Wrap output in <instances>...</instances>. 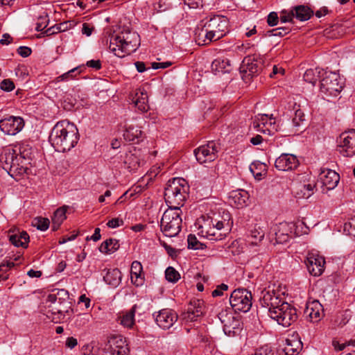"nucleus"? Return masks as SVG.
I'll return each mask as SVG.
<instances>
[{
    "mask_svg": "<svg viewBox=\"0 0 355 355\" xmlns=\"http://www.w3.org/2000/svg\"><path fill=\"white\" fill-rule=\"evenodd\" d=\"M189 186L183 178H173L168 181L164 191V199L168 206L161 219V230L166 236H177L181 230L182 219L180 207L188 196Z\"/></svg>",
    "mask_w": 355,
    "mask_h": 355,
    "instance_id": "obj_1",
    "label": "nucleus"
},
{
    "mask_svg": "<svg viewBox=\"0 0 355 355\" xmlns=\"http://www.w3.org/2000/svg\"><path fill=\"white\" fill-rule=\"evenodd\" d=\"M79 140L76 126L68 121L58 122L51 130L49 141L58 152H66L73 148Z\"/></svg>",
    "mask_w": 355,
    "mask_h": 355,
    "instance_id": "obj_2",
    "label": "nucleus"
},
{
    "mask_svg": "<svg viewBox=\"0 0 355 355\" xmlns=\"http://www.w3.org/2000/svg\"><path fill=\"white\" fill-rule=\"evenodd\" d=\"M228 32V19L220 15H215L205 22L203 27L196 31V41L204 46L219 40Z\"/></svg>",
    "mask_w": 355,
    "mask_h": 355,
    "instance_id": "obj_3",
    "label": "nucleus"
},
{
    "mask_svg": "<svg viewBox=\"0 0 355 355\" xmlns=\"http://www.w3.org/2000/svg\"><path fill=\"white\" fill-rule=\"evenodd\" d=\"M140 45L139 35L135 31L123 29L110 37L109 49L116 56L123 58L135 52Z\"/></svg>",
    "mask_w": 355,
    "mask_h": 355,
    "instance_id": "obj_4",
    "label": "nucleus"
},
{
    "mask_svg": "<svg viewBox=\"0 0 355 355\" xmlns=\"http://www.w3.org/2000/svg\"><path fill=\"white\" fill-rule=\"evenodd\" d=\"M30 160L28 154L19 150L17 154L13 149L3 150L0 155V166L12 178L18 179L24 174H28L29 170L26 162Z\"/></svg>",
    "mask_w": 355,
    "mask_h": 355,
    "instance_id": "obj_5",
    "label": "nucleus"
},
{
    "mask_svg": "<svg viewBox=\"0 0 355 355\" xmlns=\"http://www.w3.org/2000/svg\"><path fill=\"white\" fill-rule=\"evenodd\" d=\"M294 116L292 120L286 119L279 121L277 125L275 122H270L271 129L268 130L269 135H273L275 132L280 131L285 135H295L303 127L305 122V114L299 104L295 103L293 107Z\"/></svg>",
    "mask_w": 355,
    "mask_h": 355,
    "instance_id": "obj_6",
    "label": "nucleus"
},
{
    "mask_svg": "<svg viewBox=\"0 0 355 355\" xmlns=\"http://www.w3.org/2000/svg\"><path fill=\"white\" fill-rule=\"evenodd\" d=\"M343 88V83L338 73L322 71L320 80V92L327 96H337Z\"/></svg>",
    "mask_w": 355,
    "mask_h": 355,
    "instance_id": "obj_7",
    "label": "nucleus"
},
{
    "mask_svg": "<svg viewBox=\"0 0 355 355\" xmlns=\"http://www.w3.org/2000/svg\"><path fill=\"white\" fill-rule=\"evenodd\" d=\"M263 61L262 58L255 55L245 57L240 67V73L242 79L248 83L252 77L257 76L263 69Z\"/></svg>",
    "mask_w": 355,
    "mask_h": 355,
    "instance_id": "obj_8",
    "label": "nucleus"
},
{
    "mask_svg": "<svg viewBox=\"0 0 355 355\" xmlns=\"http://www.w3.org/2000/svg\"><path fill=\"white\" fill-rule=\"evenodd\" d=\"M281 304L280 307L271 313L270 317L279 324L288 327L297 320V311L293 306L286 302Z\"/></svg>",
    "mask_w": 355,
    "mask_h": 355,
    "instance_id": "obj_9",
    "label": "nucleus"
},
{
    "mask_svg": "<svg viewBox=\"0 0 355 355\" xmlns=\"http://www.w3.org/2000/svg\"><path fill=\"white\" fill-rule=\"evenodd\" d=\"M252 293L245 288L234 290L230 297V303L232 309L236 311L246 313L252 307Z\"/></svg>",
    "mask_w": 355,
    "mask_h": 355,
    "instance_id": "obj_10",
    "label": "nucleus"
},
{
    "mask_svg": "<svg viewBox=\"0 0 355 355\" xmlns=\"http://www.w3.org/2000/svg\"><path fill=\"white\" fill-rule=\"evenodd\" d=\"M218 318L223 325V331L226 335L235 336L239 334L242 329V322L239 317L234 316L227 310H222L218 313Z\"/></svg>",
    "mask_w": 355,
    "mask_h": 355,
    "instance_id": "obj_11",
    "label": "nucleus"
},
{
    "mask_svg": "<svg viewBox=\"0 0 355 355\" xmlns=\"http://www.w3.org/2000/svg\"><path fill=\"white\" fill-rule=\"evenodd\" d=\"M220 146L216 142L211 141L207 144L202 145L194 150V155L200 164L211 162L218 157Z\"/></svg>",
    "mask_w": 355,
    "mask_h": 355,
    "instance_id": "obj_12",
    "label": "nucleus"
},
{
    "mask_svg": "<svg viewBox=\"0 0 355 355\" xmlns=\"http://www.w3.org/2000/svg\"><path fill=\"white\" fill-rule=\"evenodd\" d=\"M110 355H128L129 348L127 342L121 335H113L107 338L104 348Z\"/></svg>",
    "mask_w": 355,
    "mask_h": 355,
    "instance_id": "obj_13",
    "label": "nucleus"
},
{
    "mask_svg": "<svg viewBox=\"0 0 355 355\" xmlns=\"http://www.w3.org/2000/svg\"><path fill=\"white\" fill-rule=\"evenodd\" d=\"M285 302L284 299L280 294L276 293L274 290L262 292V297L260 299V304L262 307L268 309V315L270 316L273 311L277 310L281 306V304Z\"/></svg>",
    "mask_w": 355,
    "mask_h": 355,
    "instance_id": "obj_14",
    "label": "nucleus"
},
{
    "mask_svg": "<svg viewBox=\"0 0 355 355\" xmlns=\"http://www.w3.org/2000/svg\"><path fill=\"white\" fill-rule=\"evenodd\" d=\"M24 126V119L19 116H10L0 120V129L6 135H15Z\"/></svg>",
    "mask_w": 355,
    "mask_h": 355,
    "instance_id": "obj_15",
    "label": "nucleus"
},
{
    "mask_svg": "<svg viewBox=\"0 0 355 355\" xmlns=\"http://www.w3.org/2000/svg\"><path fill=\"white\" fill-rule=\"evenodd\" d=\"M153 316L157 324L163 329H170L178 318L176 312L168 309H162L155 313Z\"/></svg>",
    "mask_w": 355,
    "mask_h": 355,
    "instance_id": "obj_16",
    "label": "nucleus"
},
{
    "mask_svg": "<svg viewBox=\"0 0 355 355\" xmlns=\"http://www.w3.org/2000/svg\"><path fill=\"white\" fill-rule=\"evenodd\" d=\"M309 272L313 276H320L324 271V258L315 252H309L304 261Z\"/></svg>",
    "mask_w": 355,
    "mask_h": 355,
    "instance_id": "obj_17",
    "label": "nucleus"
},
{
    "mask_svg": "<svg viewBox=\"0 0 355 355\" xmlns=\"http://www.w3.org/2000/svg\"><path fill=\"white\" fill-rule=\"evenodd\" d=\"M275 240L277 243L284 244L297 235L295 224L293 223H280L275 230Z\"/></svg>",
    "mask_w": 355,
    "mask_h": 355,
    "instance_id": "obj_18",
    "label": "nucleus"
},
{
    "mask_svg": "<svg viewBox=\"0 0 355 355\" xmlns=\"http://www.w3.org/2000/svg\"><path fill=\"white\" fill-rule=\"evenodd\" d=\"M340 139V153L345 157L355 155V130L342 133Z\"/></svg>",
    "mask_w": 355,
    "mask_h": 355,
    "instance_id": "obj_19",
    "label": "nucleus"
},
{
    "mask_svg": "<svg viewBox=\"0 0 355 355\" xmlns=\"http://www.w3.org/2000/svg\"><path fill=\"white\" fill-rule=\"evenodd\" d=\"M299 164L296 156L292 154H282L276 159L275 166L279 171H288L297 168Z\"/></svg>",
    "mask_w": 355,
    "mask_h": 355,
    "instance_id": "obj_20",
    "label": "nucleus"
},
{
    "mask_svg": "<svg viewBox=\"0 0 355 355\" xmlns=\"http://www.w3.org/2000/svg\"><path fill=\"white\" fill-rule=\"evenodd\" d=\"M319 179L322 185L327 189H334L340 180L339 174L331 169H324L319 175Z\"/></svg>",
    "mask_w": 355,
    "mask_h": 355,
    "instance_id": "obj_21",
    "label": "nucleus"
},
{
    "mask_svg": "<svg viewBox=\"0 0 355 355\" xmlns=\"http://www.w3.org/2000/svg\"><path fill=\"white\" fill-rule=\"evenodd\" d=\"M323 311L322 305L318 300H314L306 303L304 313L311 322H318L322 318Z\"/></svg>",
    "mask_w": 355,
    "mask_h": 355,
    "instance_id": "obj_22",
    "label": "nucleus"
},
{
    "mask_svg": "<svg viewBox=\"0 0 355 355\" xmlns=\"http://www.w3.org/2000/svg\"><path fill=\"white\" fill-rule=\"evenodd\" d=\"M303 344L297 334L290 335L286 340L284 352L286 355H297L302 349Z\"/></svg>",
    "mask_w": 355,
    "mask_h": 355,
    "instance_id": "obj_23",
    "label": "nucleus"
},
{
    "mask_svg": "<svg viewBox=\"0 0 355 355\" xmlns=\"http://www.w3.org/2000/svg\"><path fill=\"white\" fill-rule=\"evenodd\" d=\"M8 239L10 242L17 247H22L26 248L29 242V235L26 232L19 230H10L8 232Z\"/></svg>",
    "mask_w": 355,
    "mask_h": 355,
    "instance_id": "obj_24",
    "label": "nucleus"
},
{
    "mask_svg": "<svg viewBox=\"0 0 355 355\" xmlns=\"http://www.w3.org/2000/svg\"><path fill=\"white\" fill-rule=\"evenodd\" d=\"M132 102L139 110L146 112L150 107L148 105V96L144 89H139L132 98Z\"/></svg>",
    "mask_w": 355,
    "mask_h": 355,
    "instance_id": "obj_25",
    "label": "nucleus"
},
{
    "mask_svg": "<svg viewBox=\"0 0 355 355\" xmlns=\"http://www.w3.org/2000/svg\"><path fill=\"white\" fill-rule=\"evenodd\" d=\"M142 131L140 128L135 125H129L123 132V138L127 141L138 143L141 140Z\"/></svg>",
    "mask_w": 355,
    "mask_h": 355,
    "instance_id": "obj_26",
    "label": "nucleus"
},
{
    "mask_svg": "<svg viewBox=\"0 0 355 355\" xmlns=\"http://www.w3.org/2000/svg\"><path fill=\"white\" fill-rule=\"evenodd\" d=\"M248 198V193L241 189L232 191L230 195V200H232L231 202H233L237 208L245 206Z\"/></svg>",
    "mask_w": 355,
    "mask_h": 355,
    "instance_id": "obj_27",
    "label": "nucleus"
},
{
    "mask_svg": "<svg viewBox=\"0 0 355 355\" xmlns=\"http://www.w3.org/2000/svg\"><path fill=\"white\" fill-rule=\"evenodd\" d=\"M211 69L218 73H229L232 69L230 60L227 58H218L211 63Z\"/></svg>",
    "mask_w": 355,
    "mask_h": 355,
    "instance_id": "obj_28",
    "label": "nucleus"
},
{
    "mask_svg": "<svg viewBox=\"0 0 355 355\" xmlns=\"http://www.w3.org/2000/svg\"><path fill=\"white\" fill-rule=\"evenodd\" d=\"M104 281L109 285L116 287L121 280V273L118 268L108 269L103 276Z\"/></svg>",
    "mask_w": 355,
    "mask_h": 355,
    "instance_id": "obj_29",
    "label": "nucleus"
},
{
    "mask_svg": "<svg viewBox=\"0 0 355 355\" xmlns=\"http://www.w3.org/2000/svg\"><path fill=\"white\" fill-rule=\"evenodd\" d=\"M257 122L256 121L253 122V126L254 128H258V131L264 134L269 135L267 129L272 128V126L270 125V122H275L277 125L274 118L270 117L268 119L266 114L261 115L260 118H257Z\"/></svg>",
    "mask_w": 355,
    "mask_h": 355,
    "instance_id": "obj_30",
    "label": "nucleus"
},
{
    "mask_svg": "<svg viewBox=\"0 0 355 355\" xmlns=\"http://www.w3.org/2000/svg\"><path fill=\"white\" fill-rule=\"evenodd\" d=\"M134 152L135 153L129 151L128 153H126L123 161L127 168L130 171L137 169L141 164V159L137 155V150L135 149H134Z\"/></svg>",
    "mask_w": 355,
    "mask_h": 355,
    "instance_id": "obj_31",
    "label": "nucleus"
},
{
    "mask_svg": "<svg viewBox=\"0 0 355 355\" xmlns=\"http://www.w3.org/2000/svg\"><path fill=\"white\" fill-rule=\"evenodd\" d=\"M67 207H62L56 209L52 217V230L57 231L66 219Z\"/></svg>",
    "mask_w": 355,
    "mask_h": 355,
    "instance_id": "obj_32",
    "label": "nucleus"
},
{
    "mask_svg": "<svg viewBox=\"0 0 355 355\" xmlns=\"http://www.w3.org/2000/svg\"><path fill=\"white\" fill-rule=\"evenodd\" d=\"M295 17L301 21H306L313 15V11L308 6L300 5L293 8Z\"/></svg>",
    "mask_w": 355,
    "mask_h": 355,
    "instance_id": "obj_33",
    "label": "nucleus"
},
{
    "mask_svg": "<svg viewBox=\"0 0 355 355\" xmlns=\"http://www.w3.org/2000/svg\"><path fill=\"white\" fill-rule=\"evenodd\" d=\"M315 184L314 182L308 184H300L296 189V195L298 198H309L313 193Z\"/></svg>",
    "mask_w": 355,
    "mask_h": 355,
    "instance_id": "obj_34",
    "label": "nucleus"
},
{
    "mask_svg": "<svg viewBox=\"0 0 355 355\" xmlns=\"http://www.w3.org/2000/svg\"><path fill=\"white\" fill-rule=\"evenodd\" d=\"M119 248L118 240L109 239L101 243L99 247L100 252L103 253H112L115 252Z\"/></svg>",
    "mask_w": 355,
    "mask_h": 355,
    "instance_id": "obj_35",
    "label": "nucleus"
},
{
    "mask_svg": "<svg viewBox=\"0 0 355 355\" xmlns=\"http://www.w3.org/2000/svg\"><path fill=\"white\" fill-rule=\"evenodd\" d=\"M69 304V302L62 300L61 303L54 306V309H56V313H58V317H53L52 320H55L64 319L65 313H69V310L72 311Z\"/></svg>",
    "mask_w": 355,
    "mask_h": 355,
    "instance_id": "obj_36",
    "label": "nucleus"
},
{
    "mask_svg": "<svg viewBox=\"0 0 355 355\" xmlns=\"http://www.w3.org/2000/svg\"><path fill=\"white\" fill-rule=\"evenodd\" d=\"M137 305H134L132 309L121 318V324L126 327H132L135 322V313Z\"/></svg>",
    "mask_w": 355,
    "mask_h": 355,
    "instance_id": "obj_37",
    "label": "nucleus"
},
{
    "mask_svg": "<svg viewBox=\"0 0 355 355\" xmlns=\"http://www.w3.org/2000/svg\"><path fill=\"white\" fill-rule=\"evenodd\" d=\"M187 309L196 313V315H202L204 312V302L200 300H192Z\"/></svg>",
    "mask_w": 355,
    "mask_h": 355,
    "instance_id": "obj_38",
    "label": "nucleus"
},
{
    "mask_svg": "<svg viewBox=\"0 0 355 355\" xmlns=\"http://www.w3.org/2000/svg\"><path fill=\"white\" fill-rule=\"evenodd\" d=\"M320 73L321 71L318 69H309L305 71L304 74V80L306 82L314 85L317 82L318 79L320 77H322V76H320Z\"/></svg>",
    "mask_w": 355,
    "mask_h": 355,
    "instance_id": "obj_39",
    "label": "nucleus"
},
{
    "mask_svg": "<svg viewBox=\"0 0 355 355\" xmlns=\"http://www.w3.org/2000/svg\"><path fill=\"white\" fill-rule=\"evenodd\" d=\"M250 170L257 180H261L263 172L266 171V165L260 162H254L250 166Z\"/></svg>",
    "mask_w": 355,
    "mask_h": 355,
    "instance_id": "obj_40",
    "label": "nucleus"
},
{
    "mask_svg": "<svg viewBox=\"0 0 355 355\" xmlns=\"http://www.w3.org/2000/svg\"><path fill=\"white\" fill-rule=\"evenodd\" d=\"M49 220L47 218L37 217L32 222L33 226L41 231L46 230L49 227Z\"/></svg>",
    "mask_w": 355,
    "mask_h": 355,
    "instance_id": "obj_41",
    "label": "nucleus"
},
{
    "mask_svg": "<svg viewBox=\"0 0 355 355\" xmlns=\"http://www.w3.org/2000/svg\"><path fill=\"white\" fill-rule=\"evenodd\" d=\"M264 237V232L259 229H254L251 231L250 235L249 236V239H250L249 241L252 245H257Z\"/></svg>",
    "mask_w": 355,
    "mask_h": 355,
    "instance_id": "obj_42",
    "label": "nucleus"
},
{
    "mask_svg": "<svg viewBox=\"0 0 355 355\" xmlns=\"http://www.w3.org/2000/svg\"><path fill=\"white\" fill-rule=\"evenodd\" d=\"M81 73V70L80 69V67H75L69 71L63 73L62 75L58 76L57 78L58 81L62 80H69L70 79L75 78L78 74Z\"/></svg>",
    "mask_w": 355,
    "mask_h": 355,
    "instance_id": "obj_43",
    "label": "nucleus"
},
{
    "mask_svg": "<svg viewBox=\"0 0 355 355\" xmlns=\"http://www.w3.org/2000/svg\"><path fill=\"white\" fill-rule=\"evenodd\" d=\"M166 279L170 282H176L180 278L179 272L175 270L173 267H168L165 271Z\"/></svg>",
    "mask_w": 355,
    "mask_h": 355,
    "instance_id": "obj_44",
    "label": "nucleus"
},
{
    "mask_svg": "<svg viewBox=\"0 0 355 355\" xmlns=\"http://www.w3.org/2000/svg\"><path fill=\"white\" fill-rule=\"evenodd\" d=\"M218 231L215 227L210 228L206 232L207 238L211 241L222 240L225 236L226 233L222 234L218 232Z\"/></svg>",
    "mask_w": 355,
    "mask_h": 355,
    "instance_id": "obj_45",
    "label": "nucleus"
},
{
    "mask_svg": "<svg viewBox=\"0 0 355 355\" xmlns=\"http://www.w3.org/2000/svg\"><path fill=\"white\" fill-rule=\"evenodd\" d=\"M291 31V28L288 27H279L277 28L272 29L270 31H267V35L268 36H278L283 37L287 35Z\"/></svg>",
    "mask_w": 355,
    "mask_h": 355,
    "instance_id": "obj_46",
    "label": "nucleus"
},
{
    "mask_svg": "<svg viewBox=\"0 0 355 355\" xmlns=\"http://www.w3.org/2000/svg\"><path fill=\"white\" fill-rule=\"evenodd\" d=\"M142 266L140 262L134 261L131 265V280L133 282L134 276L137 279L142 272Z\"/></svg>",
    "mask_w": 355,
    "mask_h": 355,
    "instance_id": "obj_47",
    "label": "nucleus"
},
{
    "mask_svg": "<svg viewBox=\"0 0 355 355\" xmlns=\"http://www.w3.org/2000/svg\"><path fill=\"white\" fill-rule=\"evenodd\" d=\"M344 232L355 238V216L344 225Z\"/></svg>",
    "mask_w": 355,
    "mask_h": 355,
    "instance_id": "obj_48",
    "label": "nucleus"
},
{
    "mask_svg": "<svg viewBox=\"0 0 355 355\" xmlns=\"http://www.w3.org/2000/svg\"><path fill=\"white\" fill-rule=\"evenodd\" d=\"M294 17H295L294 10L293 8L290 11H287L286 10H282L280 13L279 19H280L281 22L286 23V22H293Z\"/></svg>",
    "mask_w": 355,
    "mask_h": 355,
    "instance_id": "obj_49",
    "label": "nucleus"
},
{
    "mask_svg": "<svg viewBox=\"0 0 355 355\" xmlns=\"http://www.w3.org/2000/svg\"><path fill=\"white\" fill-rule=\"evenodd\" d=\"M188 248L194 250H199L202 248V243L199 242L193 234H189L187 239Z\"/></svg>",
    "mask_w": 355,
    "mask_h": 355,
    "instance_id": "obj_50",
    "label": "nucleus"
},
{
    "mask_svg": "<svg viewBox=\"0 0 355 355\" xmlns=\"http://www.w3.org/2000/svg\"><path fill=\"white\" fill-rule=\"evenodd\" d=\"M251 355H274V352L271 347L268 345L261 346L254 350Z\"/></svg>",
    "mask_w": 355,
    "mask_h": 355,
    "instance_id": "obj_51",
    "label": "nucleus"
},
{
    "mask_svg": "<svg viewBox=\"0 0 355 355\" xmlns=\"http://www.w3.org/2000/svg\"><path fill=\"white\" fill-rule=\"evenodd\" d=\"M0 88L6 92H11L15 89V84L10 79H4L0 84Z\"/></svg>",
    "mask_w": 355,
    "mask_h": 355,
    "instance_id": "obj_52",
    "label": "nucleus"
},
{
    "mask_svg": "<svg viewBox=\"0 0 355 355\" xmlns=\"http://www.w3.org/2000/svg\"><path fill=\"white\" fill-rule=\"evenodd\" d=\"M49 23V19L47 16H40L38 18V21L36 24L35 29L37 31H42L43 29H44Z\"/></svg>",
    "mask_w": 355,
    "mask_h": 355,
    "instance_id": "obj_53",
    "label": "nucleus"
},
{
    "mask_svg": "<svg viewBox=\"0 0 355 355\" xmlns=\"http://www.w3.org/2000/svg\"><path fill=\"white\" fill-rule=\"evenodd\" d=\"M200 315H196V313L191 312V311H187L181 315V318L186 322H191L196 320L197 318Z\"/></svg>",
    "mask_w": 355,
    "mask_h": 355,
    "instance_id": "obj_54",
    "label": "nucleus"
},
{
    "mask_svg": "<svg viewBox=\"0 0 355 355\" xmlns=\"http://www.w3.org/2000/svg\"><path fill=\"white\" fill-rule=\"evenodd\" d=\"M205 1V0H184V2L190 8H196L200 6L202 7Z\"/></svg>",
    "mask_w": 355,
    "mask_h": 355,
    "instance_id": "obj_55",
    "label": "nucleus"
},
{
    "mask_svg": "<svg viewBox=\"0 0 355 355\" xmlns=\"http://www.w3.org/2000/svg\"><path fill=\"white\" fill-rule=\"evenodd\" d=\"M279 17L277 16V12H270L267 19L268 24L270 26H276L278 23Z\"/></svg>",
    "mask_w": 355,
    "mask_h": 355,
    "instance_id": "obj_56",
    "label": "nucleus"
},
{
    "mask_svg": "<svg viewBox=\"0 0 355 355\" xmlns=\"http://www.w3.org/2000/svg\"><path fill=\"white\" fill-rule=\"evenodd\" d=\"M228 289V286L225 284H221L218 286L215 290L212 291L213 297L221 296L223 293L224 291H227Z\"/></svg>",
    "mask_w": 355,
    "mask_h": 355,
    "instance_id": "obj_57",
    "label": "nucleus"
},
{
    "mask_svg": "<svg viewBox=\"0 0 355 355\" xmlns=\"http://www.w3.org/2000/svg\"><path fill=\"white\" fill-rule=\"evenodd\" d=\"M229 250L233 255H237L242 252V248H240L239 242L234 241L232 243L231 245L229 246Z\"/></svg>",
    "mask_w": 355,
    "mask_h": 355,
    "instance_id": "obj_58",
    "label": "nucleus"
},
{
    "mask_svg": "<svg viewBox=\"0 0 355 355\" xmlns=\"http://www.w3.org/2000/svg\"><path fill=\"white\" fill-rule=\"evenodd\" d=\"M62 298L58 297L55 294H49L46 299V302L50 303L49 305L56 306L58 304L61 303Z\"/></svg>",
    "mask_w": 355,
    "mask_h": 355,
    "instance_id": "obj_59",
    "label": "nucleus"
},
{
    "mask_svg": "<svg viewBox=\"0 0 355 355\" xmlns=\"http://www.w3.org/2000/svg\"><path fill=\"white\" fill-rule=\"evenodd\" d=\"M222 220H220L225 225H226V230H229L232 221H231L230 214L228 212H223V216H221Z\"/></svg>",
    "mask_w": 355,
    "mask_h": 355,
    "instance_id": "obj_60",
    "label": "nucleus"
},
{
    "mask_svg": "<svg viewBox=\"0 0 355 355\" xmlns=\"http://www.w3.org/2000/svg\"><path fill=\"white\" fill-rule=\"evenodd\" d=\"M17 53L23 58H26L31 54V49L28 46H19L17 50Z\"/></svg>",
    "mask_w": 355,
    "mask_h": 355,
    "instance_id": "obj_61",
    "label": "nucleus"
},
{
    "mask_svg": "<svg viewBox=\"0 0 355 355\" xmlns=\"http://www.w3.org/2000/svg\"><path fill=\"white\" fill-rule=\"evenodd\" d=\"M62 26H63V24H58V25H55L53 26H51V27L49 28L46 31V35H53L55 33L63 31L64 29L62 28Z\"/></svg>",
    "mask_w": 355,
    "mask_h": 355,
    "instance_id": "obj_62",
    "label": "nucleus"
},
{
    "mask_svg": "<svg viewBox=\"0 0 355 355\" xmlns=\"http://www.w3.org/2000/svg\"><path fill=\"white\" fill-rule=\"evenodd\" d=\"M86 65L88 67H92L95 69L96 70H99L101 69V62L99 60H91L87 62Z\"/></svg>",
    "mask_w": 355,
    "mask_h": 355,
    "instance_id": "obj_63",
    "label": "nucleus"
},
{
    "mask_svg": "<svg viewBox=\"0 0 355 355\" xmlns=\"http://www.w3.org/2000/svg\"><path fill=\"white\" fill-rule=\"evenodd\" d=\"M123 222L122 220H120L118 218H112V220H110L107 225L110 228H116L117 227H119L120 225H123Z\"/></svg>",
    "mask_w": 355,
    "mask_h": 355,
    "instance_id": "obj_64",
    "label": "nucleus"
}]
</instances>
